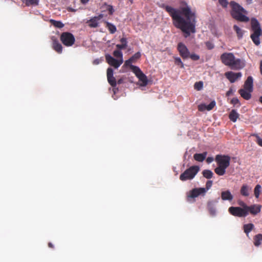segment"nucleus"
I'll return each mask as SVG.
<instances>
[{"mask_svg":"<svg viewBox=\"0 0 262 262\" xmlns=\"http://www.w3.org/2000/svg\"><path fill=\"white\" fill-rule=\"evenodd\" d=\"M164 8L171 16L174 26L184 33L185 37L195 32V14L189 6L176 9L167 5Z\"/></svg>","mask_w":262,"mask_h":262,"instance_id":"f257e3e1","label":"nucleus"},{"mask_svg":"<svg viewBox=\"0 0 262 262\" xmlns=\"http://www.w3.org/2000/svg\"><path fill=\"white\" fill-rule=\"evenodd\" d=\"M222 62L233 70H240L245 66V62L240 59H235L232 53H224L221 56Z\"/></svg>","mask_w":262,"mask_h":262,"instance_id":"f03ea898","label":"nucleus"},{"mask_svg":"<svg viewBox=\"0 0 262 262\" xmlns=\"http://www.w3.org/2000/svg\"><path fill=\"white\" fill-rule=\"evenodd\" d=\"M230 6L232 8L231 15L233 18L242 22H248L249 20V17L244 14L246 13V10L238 4L232 1Z\"/></svg>","mask_w":262,"mask_h":262,"instance_id":"7ed1b4c3","label":"nucleus"},{"mask_svg":"<svg viewBox=\"0 0 262 262\" xmlns=\"http://www.w3.org/2000/svg\"><path fill=\"white\" fill-rule=\"evenodd\" d=\"M231 158L228 155H217L215 160L218 166L215 168V172L219 176H223L226 172V169L230 165Z\"/></svg>","mask_w":262,"mask_h":262,"instance_id":"20e7f679","label":"nucleus"},{"mask_svg":"<svg viewBox=\"0 0 262 262\" xmlns=\"http://www.w3.org/2000/svg\"><path fill=\"white\" fill-rule=\"evenodd\" d=\"M251 24L253 33L251 34L250 37L254 43L258 46L260 43L259 37L262 35V30L260 24L256 18H252Z\"/></svg>","mask_w":262,"mask_h":262,"instance_id":"39448f33","label":"nucleus"},{"mask_svg":"<svg viewBox=\"0 0 262 262\" xmlns=\"http://www.w3.org/2000/svg\"><path fill=\"white\" fill-rule=\"evenodd\" d=\"M200 170V167L198 166L194 165L186 169L180 176V180L182 181L191 180L193 179Z\"/></svg>","mask_w":262,"mask_h":262,"instance_id":"423d86ee","label":"nucleus"},{"mask_svg":"<svg viewBox=\"0 0 262 262\" xmlns=\"http://www.w3.org/2000/svg\"><path fill=\"white\" fill-rule=\"evenodd\" d=\"M60 38L62 43L67 47L72 46L75 41L74 35L70 32H63Z\"/></svg>","mask_w":262,"mask_h":262,"instance_id":"0eeeda50","label":"nucleus"},{"mask_svg":"<svg viewBox=\"0 0 262 262\" xmlns=\"http://www.w3.org/2000/svg\"><path fill=\"white\" fill-rule=\"evenodd\" d=\"M206 192V190L204 188H193L187 193V201L190 202V199L195 198L200 195H204Z\"/></svg>","mask_w":262,"mask_h":262,"instance_id":"6e6552de","label":"nucleus"},{"mask_svg":"<svg viewBox=\"0 0 262 262\" xmlns=\"http://www.w3.org/2000/svg\"><path fill=\"white\" fill-rule=\"evenodd\" d=\"M228 211L231 214L235 216L245 217L248 215L247 211L239 207H230Z\"/></svg>","mask_w":262,"mask_h":262,"instance_id":"1a4fd4ad","label":"nucleus"},{"mask_svg":"<svg viewBox=\"0 0 262 262\" xmlns=\"http://www.w3.org/2000/svg\"><path fill=\"white\" fill-rule=\"evenodd\" d=\"M177 50L179 52L180 55L183 59H186L189 57V51L187 47L182 42H179L178 44Z\"/></svg>","mask_w":262,"mask_h":262,"instance_id":"9d476101","label":"nucleus"},{"mask_svg":"<svg viewBox=\"0 0 262 262\" xmlns=\"http://www.w3.org/2000/svg\"><path fill=\"white\" fill-rule=\"evenodd\" d=\"M105 59L106 62L111 66L114 67L115 68H118L123 62V59L119 60L115 59L109 54L105 55Z\"/></svg>","mask_w":262,"mask_h":262,"instance_id":"9b49d317","label":"nucleus"},{"mask_svg":"<svg viewBox=\"0 0 262 262\" xmlns=\"http://www.w3.org/2000/svg\"><path fill=\"white\" fill-rule=\"evenodd\" d=\"M103 17V14H100L97 16L91 18L90 19L88 20L86 23L88 24V26L91 28H97L99 26V21Z\"/></svg>","mask_w":262,"mask_h":262,"instance_id":"f8f14e48","label":"nucleus"},{"mask_svg":"<svg viewBox=\"0 0 262 262\" xmlns=\"http://www.w3.org/2000/svg\"><path fill=\"white\" fill-rule=\"evenodd\" d=\"M242 75L241 72L234 73L232 71H229L225 73V77L231 83L235 82L238 79L242 77Z\"/></svg>","mask_w":262,"mask_h":262,"instance_id":"ddd939ff","label":"nucleus"},{"mask_svg":"<svg viewBox=\"0 0 262 262\" xmlns=\"http://www.w3.org/2000/svg\"><path fill=\"white\" fill-rule=\"evenodd\" d=\"M247 207V212H250L251 214L255 215L261 211V206L257 204H254Z\"/></svg>","mask_w":262,"mask_h":262,"instance_id":"4468645a","label":"nucleus"},{"mask_svg":"<svg viewBox=\"0 0 262 262\" xmlns=\"http://www.w3.org/2000/svg\"><path fill=\"white\" fill-rule=\"evenodd\" d=\"M107 78L108 83L113 88L116 86L117 81L113 76V70L111 68L107 70Z\"/></svg>","mask_w":262,"mask_h":262,"instance_id":"2eb2a0df","label":"nucleus"},{"mask_svg":"<svg viewBox=\"0 0 262 262\" xmlns=\"http://www.w3.org/2000/svg\"><path fill=\"white\" fill-rule=\"evenodd\" d=\"M216 103L215 101H212L209 104L207 105L205 103H201L198 105V110L201 112H203L206 110L210 111L213 109L215 106Z\"/></svg>","mask_w":262,"mask_h":262,"instance_id":"dca6fc26","label":"nucleus"},{"mask_svg":"<svg viewBox=\"0 0 262 262\" xmlns=\"http://www.w3.org/2000/svg\"><path fill=\"white\" fill-rule=\"evenodd\" d=\"M207 210L212 216L216 215L215 202L213 201H208L207 205Z\"/></svg>","mask_w":262,"mask_h":262,"instance_id":"f3484780","label":"nucleus"},{"mask_svg":"<svg viewBox=\"0 0 262 262\" xmlns=\"http://www.w3.org/2000/svg\"><path fill=\"white\" fill-rule=\"evenodd\" d=\"M141 53L139 52L136 53L134 55H133L130 58H129L128 60L125 61L124 65L125 66H129L132 65V63H135L136 61L139 59L141 57Z\"/></svg>","mask_w":262,"mask_h":262,"instance_id":"a211bd4d","label":"nucleus"},{"mask_svg":"<svg viewBox=\"0 0 262 262\" xmlns=\"http://www.w3.org/2000/svg\"><path fill=\"white\" fill-rule=\"evenodd\" d=\"M244 89L252 92L253 90V79L252 76H248L245 82Z\"/></svg>","mask_w":262,"mask_h":262,"instance_id":"6ab92c4d","label":"nucleus"},{"mask_svg":"<svg viewBox=\"0 0 262 262\" xmlns=\"http://www.w3.org/2000/svg\"><path fill=\"white\" fill-rule=\"evenodd\" d=\"M251 190V187L247 184H243L241 188L240 193L244 196H248Z\"/></svg>","mask_w":262,"mask_h":262,"instance_id":"aec40b11","label":"nucleus"},{"mask_svg":"<svg viewBox=\"0 0 262 262\" xmlns=\"http://www.w3.org/2000/svg\"><path fill=\"white\" fill-rule=\"evenodd\" d=\"M52 48L59 54H61L62 52V47L61 45L56 39H53Z\"/></svg>","mask_w":262,"mask_h":262,"instance_id":"412c9836","label":"nucleus"},{"mask_svg":"<svg viewBox=\"0 0 262 262\" xmlns=\"http://www.w3.org/2000/svg\"><path fill=\"white\" fill-rule=\"evenodd\" d=\"M252 92H250L249 90H247L245 89H240L238 91L239 94L245 100H249L251 97V93Z\"/></svg>","mask_w":262,"mask_h":262,"instance_id":"4be33fe9","label":"nucleus"},{"mask_svg":"<svg viewBox=\"0 0 262 262\" xmlns=\"http://www.w3.org/2000/svg\"><path fill=\"white\" fill-rule=\"evenodd\" d=\"M221 198L224 201L228 200L231 201L233 199V196L229 190H226L222 192Z\"/></svg>","mask_w":262,"mask_h":262,"instance_id":"5701e85b","label":"nucleus"},{"mask_svg":"<svg viewBox=\"0 0 262 262\" xmlns=\"http://www.w3.org/2000/svg\"><path fill=\"white\" fill-rule=\"evenodd\" d=\"M207 155V152H204L202 154H195L193 155V158L196 161L203 162L206 159Z\"/></svg>","mask_w":262,"mask_h":262,"instance_id":"b1692460","label":"nucleus"},{"mask_svg":"<svg viewBox=\"0 0 262 262\" xmlns=\"http://www.w3.org/2000/svg\"><path fill=\"white\" fill-rule=\"evenodd\" d=\"M140 81L142 83L141 84V86H145L148 83V80L146 76L142 72L140 74L139 76H137Z\"/></svg>","mask_w":262,"mask_h":262,"instance_id":"393cba45","label":"nucleus"},{"mask_svg":"<svg viewBox=\"0 0 262 262\" xmlns=\"http://www.w3.org/2000/svg\"><path fill=\"white\" fill-rule=\"evenodd\" d=\"M254 225L252 223L245 224L244 225L243 228L244 232L246 233L247 236H248L249 232H250L254 228Z\"/></svg>","mask_w":262,"mask_h":262,"instance_id":"a878e982","label":"nucleus"},{"mask_svg":"<svg viewBox=\"0 0 262 262\" xmlns=\"http://www.w3.org/2000/svg\"><path fill=\"white\" fill-rule=\"evenodd\" d=\"M254 245L258 247L261 244L262 242V234H258L256 235L254 238Z\"/></svg>","mask_w":262,"mask_h":262,"instance_id":"bb28decb","label":"nucleus"},{"mask_svg":"<svg viewBox=\"0 0 262 262\" xmlns=\"http://www.w3.org/2000/svg\"><path fill=\"white\" fill-rule=\"evenodd\" d=\"M233 29L235 31L238 39H241L243 36L244 31L237 25L233 26Z\"/></svg>","mask_w":262,"mask_h":262,"instance_id":"cd10ccee","label":"nucleus"},{"mask_svg":"<svg viewBox=\"0 0 262 262\" xmlns=\"http://www.w3.org/2000/svg\"><path fill=\"white\" fill-rule=\"evenodd\" d=\"M106 27L111 34L115 33L117 30L115 26L109 22H106Z\"/></svg>","mask_w":262,"mask_h":262,"instance_id":"c85d7f7f","label":"nucleus"},{"mask_svg":"<svg viewBox=\"0 0 262 262\" xmlns=\"http://www.w3.org/2000/svg\"><path fill=\"white\" fill-rule=\"evenodd\" d=\"M202 174L205 178L209 179L213 177V173L210 170L205 169L203 171Z\"/></svg>","mask_w":262,"mask_h":262,"instance_id":"c756f323","label":"nucleus"},{"mask_svg":"<svg viewBox=\"0 0 262 262\" xmlns=\"http://www.w3.org/2000/svg\"><path fill=\"white\" fill-rule=\"evenodd\" d=\"M132 71L135 74L137 77L139 75L142 73L140 68L137 66L134 65H130L129 66Z\"/></svg>","mask_w":262,"mask_h":262,"instance_id":"7c9ffc66","label":"nucleus"},{"mask_svg":"<svg viewBox=\"0 0 262 262\" xmlns=\"http://www.w3.org/2000/svg\"><path fill=\"white\" fill-rule=\"evenodd\" d=\"M261 187L260 185L257 184L254 188V194L256 198H258L261 192Z\"/></svg>","mask_w":262,"mask_h":262,"instance_id":"2f4dec72","label":"nucleus"},{"mask_svg":"<svg viewBox=\"0 0 262 262\" xmlns=\"http://www.w3.org/2000/svg\"><path fill=\"white\" fill-rule=\"evenodd\" d=\"M50 22L54 27L58 28H61L63 27L64 25L60 21H57L53 19H51Z\"/></svg>","mask_w":262,"mask_h":262,"instance_id":"473e14b6","label":"nucleus"},{"mask_svg":"<svg viewBox=\"0 0 262 262\" xmlns=\"http://www.w3.org/2000/svg\"><path fill=\"white\" fill-rule=\"evenodd\" d=\"M174 63L177 65L179 66L181 68H184V66L183 63L182 62L181 58L179 57H174Z\"/></svg>","mask_w":262,"mask_h":262,"instance_id":"72a5a7b5","label":"nucleus"},{"mask_svg":"<svg viewBox=\"0 0 262 262\" xmlns=\"http://www.w3.org/2000/svg\"><path fill=\"white\" fill-rule=\"evenodd\" d=\"M113 55L117 58H119L120 59H123V54L120 50H115L113 52Z\"/></svg>","mask_w":262,"mask_h":262,"instance_id":"f704fd0d","label":"nucleus"},{"mask_svg":"<svg viewBox=\"0 0 262 262\" xmlns=\"http://www.w3.org/2000/svg\"><path fill=\"white\" fill-rule=\"evenodd\" d=\"M203 83L202 81L196 82L194 85L195 89L197 90H201L203 88Z\"/></svg>","mask_w":262,"mask_h":262,"instance_id":"c9c22d12","label":"nucleus"},{"mask_svg":"<svg viewBox=\"0 0 262 262\" xmlns=\"http://www.w3.org/2000/svg\"><path fill=\"white\" fill-rule=\"evenodd\" d=\"M26 5L28 6L31 5H38V0H26Z\"/></svg>","mask_w":262,"mask_h":262,"instance_id":"e433bc0d","label":"nucleus"},{"mask_svg":"<svg viewBox=\"0 0 262 262\" xmlns=\"http://www.w3.org/2000/svg\"><path fill=\"white\" fill-rule=\"evenodd\" d=\"M251 136L255 137L256 138V142L260 146H262V139H261L259 136L255 134H252Z\"/></svg>","mask_w":262,"mask_h":262,"instance_id":"4c0bfd02","label":"nucleus"},{"mask_svg":"<svg viewBox=\"0 0 262 262\" xmlns=\"http://www.w3.org/2000/svg\"><path fill=\"white\" fill-rule=\"evenodd\" d=\"M189 57L193 61H196L200 59V56L194 53L191 54L189 53Z\"/></svg>","mask_w":262,"mask_h":262,"instance_id":"58836bf2","label":"nucleus"},{"mask_svg":"<svg viewBox=\"0 0 262 262\" xmlns=\"http://www.w3.org/2000/svg\"><path fill=\"white\" fill-rule=\"evenodd\" d=\"M205 45L208 50H212L214 47V44L210 41H206L205 42Z\"/></svg>","mask_w":262,"mask_h":262,"instance_id":"ea45409f","label":"nucleus"},{"mask_svg":"<svg viewBox=\"0 0 262 262\" xmlns=\"http://www.w3.org/2000/svg\"><path fill=\"white\" fill-rule=\"evenodd\" d=\"M212 181L211 180H208L207 181L206 184V188H204L206 190V191L209 190L212 185Z\"/></svg>","mask_w":262,"mask_h":262,"instance_id":"a19ab883","label":"nucleus"},{"mask_svg":"<svg viewBox=\"0 0 262 262\" xmlns=\"http://www.w3.org/2000/svg\"><path fill=\"white\" fill-rule=\"evenodd\" d=\"M220 4L224 7H226L228 2L226 0H219Z\"/></svg>","mask_w":262,"mask_h":262,"instance_id":"79ce46f5","label":"nucleus"},{"mask_svg":"<svg viewBox=\"0 0 262 262\" xmlns=\"http://www.w3.org/2000/svg\"><path fill=\"white\" fill-rule=\"evenodd\" d=\"M126 47H127V45H125V44H121V45L118 44L116 45L117 48L119 50L124 49L126 48Z\"/></svg>","mask_w":262,"mask_h":262,"instance_id":"37998d69","label":"nucleus"},{"mask_svg":"<svg viewBox=\"0 0 262 262\" xmlns=\"http://www.w3.org/2000/svg\"><path fill=\"white\" fill-rule=\"evenodd\" d=\"M239 116H229L230 120L233 122H235Z\"/></svg>","mask_w":262,"mask_h":262,"instance_id":"c03bdc74","label":"nucleus"},{"mask_svg":"<svg viewBox=\"0 0 262 262\" xmlns=\"http://www.w3.org/2000/svg\"><path fill=\"white\" fill-rule=\"evenodd\" d=\"M232 103L234 104H237L239 103L238 99L236 98H233L231 100Z\"/></svg>","mask_w":262,"mask_h":262,"instance_id":"a18cd8bd","label":"nucleus"},{"mask_svg":"<svg viewBox=\"0 0 262 262\" xmlns=\"http://www.w3.org/2000/svg\"><path fill=\"white\" fill-rule=\"evenodd\" d=\"M239 204L243 207V209H245L246 210H247L246 207H248V206H247L244 202H241L239 203Z\"/></svg>","mask_w":262,"mask_h":262,"instance_id":"49530a36","label":"nucleus"},{"mask_svg":"<svg viewBox=\"0 0 262 262\" xmlns=\"http://www.w3.org/2000/svg\"><path fill=\"white\" fill-rule=\"evenodd\" d=\"M120 42L122 43V44H127V41L126 38L123 37L120 39Z\"/></svg>","mask_w":262,"mask_h":262,"instance_id":"de8ad7c7","label":"nucleus"},{"mask_svg":"<svg viewBox=\"0 0 262 262\" xmlns=\"http://www.w3.org/2000/svg\"><path fill=\"white\" fill-rule=\"evenodd\" d=\"M214 160L213 157H209L206 159V162L207 163H210Z\"/></svg>","mask_w":262,"mask_h":262,"instance_id":"09e8293b","label":"nucleus"},{"mask_svg":"<svg viewBox=\"0 0 262 262\" xmlns=\"http://www.w3.org/2000/svg\"><path fill=\"white\" fill-rule=\"evenodd\" d=\"M233 93V91L231 89H230L229 91H228L226 93V96H229Z\"/></svg>","mask_w":262,"mask_h":262,"instance_id":"8fccbe9b","label":"nucleus"},{"mask_svg":"<svg viewBox=\"0 0 262 262\" xmlns=\"http://www.w3.org/2000/svg\"><path fill=\"white\" fill-rule=\"evenodd\" d=\"M100 60L99 59H96L94 60L93 64H98L100 63Z\"/></svg>","mask_w":262,"mask_h":262,"instance_id":"3c124183","label":"nucleus"},{"mask_svg":"<svg viewBox=\"0 0 262 262\" xmlns=\"http://www.w3.org/2000/svg\"><path fill=\"white\" fill-rule=\"evenodd\" d=\"M123 81H124V79L123 78H120L117 81V83H118L119 84H121L123 82Z\"/></svg>","mask_w":262,"mask_h":262,"instance_id":"603ef678","label":"nucleus"},{"mask_svg":"<svg viewBox=\"0 0 262 262\" xmlns=\"http://www.w3.org/2000/svg\"><path fill=\"white\" fill-rule=\"evenodd\" d=\"M229 115H238L236 112L234 110H232L230 113Z\"/></svg>","mask_w":262,"mask_h":262,"instance_id":"864d4df0","label":"nucleus"},{"mask_svg":"<svg viewBox=\"0 0 262 262\" xmlns=\"http://www.w3.org/2000/svg\"><path fill=\"white\" fill-rule=\"evenodd\" d=\"M89 1L90 0H80V2L82 4H86L89 2Z\"/></svg>","mask_w":262,"mask_h":262,"instance_id":"5fc2aeb1","label":"nucleus"},{"mask_svg":"<svg viewBox=\"0 0 262 262\" xmlns=\"http://www.w3.org/2000/svg\"><path fill=\"white\" fill-rule=\"evenodd\" d=\"M48 246H49V247H50L51 248H54L53 245L51 243H50V242L48 243Z\"/></svg>","mask_w":262,"mask_h":262,"instance_id":"6e6d98bb","label":"nucleus"},{"mask_svg":"<svg viewBox=\"0 0 262 262\" xmlns=\"http://www.w3.org/2000/svg\"><path fill=\"white\" fill-rule=\"evenodd\" d=\"M260 72L261 74L262 75V60L260 61Z\"/></svg>","mask_w":262,"mask_h":262,"instance_id":"4d7b16f0","label":"nucleus"},{"mask_svg":"<svg viewBox=\"0 0 262 262\" xmlns=\"http://www.w3.org/2000/svg\"><path fill=\"white\" fill-rule=\"evenodd\" d=\"M113 12H114V10L112 7H111V8L109 9L110 14H113Z\"/></svg>","mask_w":262,"mask_h":262,"instance_id":"13d9d810","label":"nucleus"},{"mask_svg":"<svg viewBox=\"0 0 262 262\" xmlns=\"http://www.w3.org/2000/svg\"><path fill=\"white\" fill-rule=\"evenodd\" d=\"M118 90V88H116V86L113 88V91H114V93L115 94L116 93L117 91Z\"/></svg>","mask_w":262,"mask_h":262,"instance_id":"bf43d9fd","label":"nucleus"},{"mask_svg":"<svg viewBox=\"0 0 262 262\" xmlns=\"http://www.w3.org/2000/svg\"><path fill=\"white\" fill-rule=\"evenodd\" d=\"M259 102L262 104V96H260L259 98Z\"/></svg>","mask_w":262,"mask_h":262,"instance_id":"052dcab7","label":"nucleus"},{"mask_svg":"<svg viewBox=\"0 0 262 262\" xmlns=\"http://www.w3.org/2000/svg\"><path fill=\"white\" fill-rule=\"evenodd\" d=\"M68 10L70 11H72V12H74L75 11V10L74 9H73L72 8H69Z\"/></svg>","mask_w":262,"mask_h":262,"instance_id":"680f3d73","label":"nucleus"},{"mask_svg":"<svg viewBox=\"0 0 262 262\" xmlns=\"http://www.w3.org/2000/svg\"><path fill=\"white\" fill-rule=\"evenodd\" d=\"M131 3H133V0H128Z\"/></svg>","mask_w":262,"mask_h":262,"instance_id":"e2e57ef3","label":"nucleus"}]
</instances>
